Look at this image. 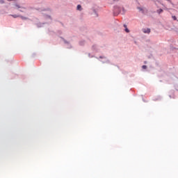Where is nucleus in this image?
I'll use <instances>...</instances> for the list:
<instances>
[{
	"mask_svg": "<svg viewBox=\"0 0 178 178\" xmlns=\"http://www.w3.org/2000/svg\"><path fill=\"white\" fill-rule=\"evenodd\" d=\"M120 12H122V8L118 6H114L113 7V16H118Z\"/></svg>",
	"mask_w": 178,
	"mask_h": 178,
	"instance_id": "1",
	"label": "nucleus"
},
{
	"mask_svg": "<svg viewBox=\"0 0 178 178\" xmlns=\"http://www.w3.org/2000/svg\"><path fill=\"white\" fill-rule=\"evenodd\" d=\"M60 38H61V40H63L64 44H65L67 49H72V48H73V47L72 46V44H70V42L66 40L65 38H63V37H60Z\"/></svg>",
	"mask_w": 178,
	"mask_h": 178,
	"instance_id": "2",
	"label": "nucleus"
},
{
	"mask_svg": "<svg viewBox=\"0 0 178 178\" xmlns=\"http://www.w3.org/2000/svg\"><path fill=\"white\" fill-rule=\"evenodd\" d=\"M14 6L19 12H22V13H24V10L26 9V7L20 6V5H19L17 3H15Z\"/></svg>",
	"mask_w": 178,
	"mask_h": 178,
	"instance_id": "3",
	"label": "nucleus"
},
{
	"mask_svg": "<svg viewBox=\"0 0 178 178\" xmlns=\"http://www.w3.org/2000/svg\"><path fill=\"white\" fill-rule=\"evenodd\" d=\"M35 26H36V27H38V29H41V27H44V24H47V22H43V23H41V22H36V23H34Z\"/></svg>",
	"mask_w": 178,
	"mask_h": 178,
	"instance_id": "4",
	"label": "nucleus"
},
{
	"mask_svg": "<svg viewBox=\"0 0 178 178\" xmlns=\"http://www.w3.org/2000/svg\"><path fill=\"white\" fill-rule=\"evenodd\" d=\"M99 59H106V60H104V61L101 60V62L102 63H111V61L108 58H106V57H105L104 56H100L99 57Z\"/></svg>",
	"mask_w": 178,
	"mask_h": 178,
	"instance_id": "5",
	"label": "nucleus"
},
{
	"mask_svg": "<svg viewBox=\"0 0 178 178\" xmlns=\"http://www.w3.org/2000/svg\"><path fill=\"white\" fill-rule=\"evenodd\" d=\"M92 51H94V52H99V47L96 44H93L92 46Z\"/></svg>",
	"mask_w": 178,
	"mask_h": 178,
	"instance_id": "6",
	"label": "nucleus"
},
{
	"mask_svg": "<svg viewBox=\"0 0 178 178\" xmlns=\"http://www.w3.org/2000/svg\"><path fill=\"white\" fill-rule=\"evenodd\" d=\"M143 31L145 34H149V33H151V29L149 28L143 29Z\"/></svg>",
	"mask_w": 178,
	"mask_h": 178,
	"instance_id": "7",
	"label": "nucleus"
},
{
	"mask_svg": "<svg viewBox=\"0 0 178 178\" xmlns=\"http://www.w3.org/2000/svg\"><path fill=\"white\" fill-rule=\"evenodd\" d=\"M79 45H80V47H84V45H86V40H80L79 42Z\"/></svg>",
	"mask_w": 178,
	"mask_h": 178,
	"instance_id": "8",
	"label": "nucleus"
},
{
	"mask_svg": "<svg viewBox=\"0 0 178 178\" xmlns=\"http://www.w3.org/2000/svg\"><path fill=\"white\" fill-rule=\"evenodd\" d=\"M123 26L124 27V30L125 33H130V30H129V28H127V25L126 24H124L123 25Z\"/></svg>",
	"mask_w": 178,
	"mask_h": 178,
	"instance_id": "9",
	"label": "nucleus"
},
{
	"mask_svg": "<svg viewBox=\"0 0 178 178\" xmlns=\"http://www.w3.org/2000/svg\"><path fill=\"white\" fill-rule=\"evenodd\" d=\"M137 9L139 10V12H141L143 15L145 13V11L144 10V8L141 7H137Z\"/></svg>",
	"mask_w": 178,
	"mask_h": 178,
	"instance_id": "10",
	"label": "nucleus"
},
{
	"mask_svg": "<svg viewBox=\"0 0 178 178\" xmlns=\"http://www.w3.org/2000/svg\"><path fill=\"white\" fill-rule=\"evenodd\" d=\"M92 11L95 15V17H98V13H97V10H95V8H92Z\"/></svg>",
	"mask_w": 178,
	"mask_h": 178,
	"instance_id": "11",
	"label": "nucleus"
},
{
	"mask_svg": "<svg viewBox=\"0 0 178 178\" xmlns=\"http://www.w3.org/2000/svg\"><path fill=\"white\" fill-rule=\"evenodd\" d=\"M76 10L81 12V10H83V8L81 7V5H80V4L77 5Z\"/></svg>",
	"mask_w": 178,
	"mask_h": 178,
	"instance_id": "12",
	"label": "nucleus"
},
{
	"mask_svg": "<svg viewBox=\"0 0 178 178\" xmlns=\"http://www.w3.org/2000/svg\"><path fill=\"white\" fill-rule=\"evenodd\" d=\"M19 17L22 19V20H29V18L27 17H24L23 15H20Z\"/></svg>",
	"mask_w": 178,
	"mask_h": 178,
	"instance_id": "13",
	"label": "nucleus"
},
{
	"mask_svg": "<svg viewBox=\"0 0 178 178\" xmlns=\"http://www.w3.org/2000/svg\"><path fill=\"white\" fill-rule=\"evenodd\" d=\"M44 19H49L51 20H52V17H51V15H44Z\"/></svg>",
	"mask_w": 178,
	"mask_h": 178,
	"instance_id": "14",
	"label": "nucleus"
},
{
	"mask_svg": "<svg viewBox=\"0 0 178 178\" xmlns=\"http://www.w3.org/2000/svg\"><path fill=\"white\" fill-rule=\"evenodd\" d=\"M162 12H163V10L162 8H160L159 10H156V13L159 14V15H161L162 13Z\"/></svg>",
	"mask_w": 178,
	"mask_h": 178,
	"instance_id": "15",
	"label": "nucleus"
},
{
	"mask_svg": "<svg viewBox=\"0 0 178 178\" xmlns=\"http://www.w3.org/2000/svg\"><path fill=\"white\" fill-rule=\"evenodd\" d=\"M10 16H12V17H14V19H17V17H20V15H10Z\"/></svg>",
	"mask_w": 178,
	"mask_h": 178,
	"instance_id": "16",
	"label": "nucleus"
},
{
	"mask_svg": "<svg viewBox=\"0 0 178 178\" xmlns=\"http://www.w3.org/2000/svg\"><path fill=\"white\" fill-rule=\"evenodd\" d=\"M88 58H95V56L91 55L90 53H88Z\"/></svg>",
	"mask_w": 178,
	"mask_h": 178,
	"instance_id": "17",
	"label": "nucleus"
},
{
	"mask_svg": "<svg viewBox=\"0 0 178 178\" xmlns=\"http://www.w3.org/2000/svg\"><path fill=\"white\" fill-rule=\"evenodd\" d=\"M0 3H1V5H3V3H5V1L4 0H0Z\"/></svg>",
	"mask_w": 178,
	"mask_h": 178,
	"instance_id": "18",
	"label": "nucleus"
},
{
	"mask_svg": "<svg viewBox=\"0 0 178 178\" xmlns=\"http://www.w3.org/2000/svg\"><path fill=\"white\" fill-rule=\"evenodd\" d=\"M173 20H177V17H176V15H172Z\"/></svg>",
	"mask_w": 178,
	"mask_h": 178,
	"instance_id": "19",
	"label": "nucleus"
},
{
	"mask_svg": "<svg viewBox=\"0 0 178 178\" xmlns=\"http://www.w3.org/2000/svg\"><path fill=\"white\" fill-rule=\"evenodd\" d=\"M58 34H59L60 35L62 34V31L59 30L57 31Z\"/></svg>",
	"mask_w": 178,
	"mask_h": 178,
	"instance_id": "20",
	"label": "nucleus"
},
{
	"mask_svg": "<svg viewBox=\"0 0 178 178\" xmlns=\"http://www.w3.org/2000/svg\"><path fill=\"white\" fill-rule=\"evenodd\" d=\"M142 69H147V65H143Z\"/></svg>",
	"mask_w": 178,
	"mask_h": 178,
	"instance_id": "21",
	"label": "nucleus"
},
{
	"mask_svg": "<svg viewBox=\"0 0 178 178\" xmlns=\"http://www.w3.org/2000/svg\"><path fill=\"white\" fill-rule=\"evenodd\" d=\"M169 97H170V98H175V95L172 96V95H170Z\"/></svg>",
	"mask_w": 178,
	"mask_h": 178,
	"instance_id": "22",
	"label": "nucleus"
},
{
	"mask_svg": "<svg viewBox=\"0 0 178 178\" xmlns=\"http://www.w3.org/2000/svg\"><path fill=\"white\" fill-rule=\"evenodd\" d=\"M168 2H170V3H172V5H173V3H172V1L170 0H167Z\"/></svg>",
	"mask_w": 178,
	"mask_h": 178,
	"instance_id": "23",
	"label": "nucleus"
},
{
	"mask_svg": "<svg viewBox=\"0 0 178 178\" xmlns=\"http://www.w3.org/2000/svg\"><path fill=\"white\" fill-rule=\"evenodd\" d=\"M51 10V9L48 8L47 10Z\"/></svg>",
	"mask_w": 178,
	"mask_h": 178,
	"instance_id": "24",
	"label": "nucleus"
},
{
	"mask_svg": "<svg viewBox=\"0 0 178 178\" xmlns=\"http://www.w3.org/2000/svg\"><path fill=\"white\" fill-rule=\"evenodd\" d=\"M122 10H123V12H124V8H122Z\"/></svg>",
	"mask_w": 178,
	"mask_h": 178,
	"instance_id": "25",
	"label": "nucleus"
},
{
	"mask_svg": "<svg viewBox=\"0 0 178 178\" xmlns=\"http://www.w3.org/2000/svg\"><path fill=\"white\" fill-rule=\"evenodd\" d=\"M96 59H99V58H98V57H96Z\"/></svg>",
	"mask_w": 178,
	"mask_h": 178,
	"instance_id": "26",
	"label": "nucleus"
},
{
	"mask_svg": "<svg viewBox=\"0 0 178 178\" xmlns=\"http://www.w3.org/2000/svg\"><path fill=\"white\" fill-rule=\"evenodd\" d=\"M171 92L173 94V92H173V90H172V91H171Z\"/></svg>",
	"mask_w": 178,
	"mask_h": 178,
	"instance_id": "27",
	"label": "nucleus"
},
{
	"mask_svg": "<svg viewBox=\"0 0 178 178\" xmlns=\"http://www.w3.org/2000/svg\"><path fill=\"white\" fill-rule=\"evenodd\" d=\"M35 20H38V19L35 18Z\"/></svg>",
	"mask_w": 178,
	"mask_h": 178,
	"instance_id": "28",
	"label": "nucleus"
}]
</instances>
